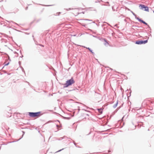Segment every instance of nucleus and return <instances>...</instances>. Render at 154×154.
Listing matches in <instances>:
<instances>
[{
	"mask_svg": "<svg viewBox=\"0 0 154 154\" xmlns=\"http://www.w3.org/2000/svg\"><path fill=\"white\" fill-rule=\"evenodd\" d=\"M70 8H69L68 9H67V11H68V10H70Z\"/></svg>",
	"mask_w": 154,
	"mask_h": 154,
	"instance_id": "obj_16",
	"label": "nucleus"
},
{
	"mask_svg": "<svg viewBox=\"0 0 154 154\" xmlns=\"http://www.w3.org/2000/svg\"><path fill=\"white\" fill-rule=\"evenodd\" d=\"M97 0L98 1V2H100V1H99V0Z\"/></svg>",
	"mask_w": 154,
	"mask_h": 154,
	"instance_id": "obj_21",
	"label": "nucleus"
},
{
	"mask_svg": "<svg viewBox=\"0 0 154 154\" xmlns=\"http://www.w3.org/2000/svg\"><path fill=\"white\" fill-rule=\"evenodd\" d=\"M63 149H60V150H59V151H57V152H60V151H61L62 150H63Z\"/></svg>",
	"mask_w": 154,
	"mask_h": 154,
	"instance_id": "obj_13",
	"label": "nucleus"
},
{
	"mask_svg": "<svg viewBox=\"0 0 154 154\" xmlns=\"http://www.w3.org/2000/svg\"><path fill=\"white\" fill-rule=\"evenodd\" d=\"M83 47L84 48H86L88 49L93 54H94V52L92 51L90 48L86 47L85 46H83Z\"/></svg>",
	"mask_w": 154,
	"mask_h": 154,
	"instance_id": "obj_5",
	"label": "nucleus"
},
{
	"mask_svg": "<svg viewBox=\"0 0 154 154\" xmlns=\"http://www.w3.org/2000/svg\"><path fill=\"white\" fill-rule=\"evenodd\" d=\"M19 63L20 64V61H19Z\"/></svg>",
	"mask_w": 154,
	"mask_h": 154,
	"instance_id": "obj_22",
	"label": "nucleus"
},
{
	"mask_svg": "<svg viewBox=\"0 0 154 154\" xmlns=\"http://www.w3.org/2000/svg\"><path fill=\"white\" fill-rule=\"evenodd\" d=\"M144 8H145L144 11H148V12L149 11V8L148 7L145 6Z\"/></svg>",
	"mask_w": 154,
	"mask_h": 154,
	"instance_id": "obj_8",
	"label": "nucleus"
},
{
	"mask_svg": "<svg viewBox=\"0 0 154 154\" xmlns=\"http://www.w3.org/2000/svg\"><path fill=\"white\" fill-rule=\"evenodd\" d=\"M118 100H117L116 103L113 106V107L114 108H116V107L118 105Z\"/></svg>",
	"mask_w": 154,
	"mask_h": 154,
	"instance_id": "obj_7",
	"label": "nucleus"
},
{
	"mask_svg": "<svg viewBox=\"0 0 154 154\" xmlns=\"http://www.w3.org/2000/svg\"><path fill=\"white\" fill-rule=\"evenodd\" d=\"M57 127H58V125H57Z\"/></svg>",
	"mask_w": 154,
	"mask_h": 154,
	"instance_id": "obj_20",
	"label": "nucleus"
},
{
	"mask_svg": "<svg viewBox=\"0 0 154 154\" xmlns=\"http://www.w3.org/2000/svg\"><path fill=\"white\" fill-rule=\"evenodd\" d=\"M147 42V40H146L145 41H137L135 43L138 45L145 44Z\"/></svg>",
	"mask_w": 154,
	"mask_h": 154,
	"instance_id": "obj_3",
	"label": "nucleus"
},
{
	"mask_svg": "<svg viewBox=\"0 0 154 154\" xmlns=\"http://www.w3.org/2000/svg\"><path fill=\"white\" fill-rule=\"evenodd\" d=\"M15 24H17L16 23H14Z\"/></svg>",
	"mask_w": 154,
	"mask_h": 154,
	"instance_id": "obj_24",
	"label": "nucleus"
},
{
	"mask_svg": "<svg viewBox=\"0 0 154 154\" xmlns=\"http://www.w3.org/2000/svg\"><path fill=\"white\" fill-rule=\"evenodd\" d=\"M7 21L8 22H13L12 21Z\"/></svg>",
	"mask_w": 154,
	"mask_h": 154,
	"instance_id": "obj_15",
	"label": "nucleus"
},
{
	"mask_svg": "<svg viewBox=\"0 0 154 154\" xmlns=\"http://www.w3.org/2000/svg\"><path fill=\"white\" fill-rule=\"evenodd\" d=\"M85 20H88V19H85Z\"/></svg>",
	"mask_w": 154,
	"mask_h": 154,
	"instance_id": "obj_17",
	"label": "nucleus"
},
{
	"mask_svg": "<svg viewBox=\"0 0 154 154\" xmlns=\"http://www.w3.org/2000/svg\"><path fill=\"white\" fill-rule=\"evenodd\" d=\"M145 6L143 5H139V7H141L140 8V9H143V8H144Z\"/></svg>",
	"mask_w": 154,
	"mask_h": 154,
	"instance_id": "obj_6",
	"label": "nucleus"
},
{
	"mask_svg": "<svg viewBox=\"0 0 154 154\" xmlns=\"http://www.w3.org/2000/svg\"><path fill=\"white\" fill-rule=\"evenodd\" d=\"M74 144H75V145H75V143L74 142Z\"/></svg>",
	"mask_w": 154,
	"mask_h": 154,
	"instance_id": "obj_19",
	"label": "nucleus"
},
{
	"mask_svg": "<svg viewBox=\"0 0 154 154\" xmlns=\"http://www.w3.org/2000/svg\"><path fill=\"white\" fill-rule=\"evenodd\" d=\"M9 62H8V63H6V62H5V66H7L9 64Z\"/></svg>",
	"mask_w": 154,
	"mask_h": 154,
	"instance_id": "obj_11",
	"label": "nucleus"
},
{
	"mask_svg": "<svg viewBox=\"0 0 154 154\" xmlns=\"http://www.w3.org/2000/svg\"><path fill=\"white\" fill-rule=\"evenodd\" d=\"M3 1V0H1V1Z\"/></svg>",
	"mask_w": 154,
	"mask_h": 154,
	"instance_id": "obj_26",
	"label": "nucleus"
},
{
	"mask_svg": "<svg viewBox=\"0 0 154 154\" xmlns=\"http://www.w3.org/2000/svg\"><path fill=\"white\" fill-rule=\"evenodd\" d=\"M75 83V81L73 78L67 80L66 83L64 85V87H67L71 85L72 84Z\"/></svg>",
	"mask_w": 154,
	"mask_h": 154,
	"instance_id": "obj_1",
	"label": "nucleus"
},
{
	"mask_svg": "<svg viewBox=\"0 0 154 154\" xmlns=\"http://www.w3.org/2000/svg\"><path fill=\"white\" fill-rule=\"evenodd\" d=\"M108 152H110V151H108Z\"/></svg>",
	"mask_w": 154,
	"mask_h": 154,
	"instance_id": "obj_25",
	"label": "nucleus"
},
{
	"mask_svg": "<svg viewBox=\"0 0 154 154\" xmlns=\"http://www.w3.org/2000/svg\"><path fill=\"white\" fill-rule=\"evenodd\" d=\"M136 19L139 22H141L145 25H148V26H149L146 23L145 21H143V20L139 18V17H137V18H136Z\"/></svg>",
	"mask_w": 154,
	"mask_h": 154,
	"instance_id": "obj_4",
	"label": "nucleus"
},
{
	"mask_svg": "<svg viewBox=\"0 0 154 154\" xmlns=\"http://www.w3.org/2000/svg\"><path fill=\"white\" fill-rule=\"evenodd\" d=\"M98 111L100 113H102V109H98Z\"/></svg>",
	"mask_w": 154,
	"mask_h": 154,
	"instance_id": "obj_9",
	"label": "nucleus"
},
{
	"mask_svg": "<svg viewBox=\"0 0 154 154\" xmlns=\"http://www.w3.org/2000/svg\"><path fill=\"white\" fill-rule=\"evenodd\" d=\"M27 8H28V7H26V9H27Z\"/></svg>",
	"mask_w": 154,
	"mask_h": 154,
	"instance_id": "obj_18",
	"label": "nucleus"
},
{
	"mask_svg": "<svg viewBox=\"0 0 154 154\" xmlns=\"http://www.w3.org/2000/svg\"><path fill=\"white\" fill-rule=\"evenodd\" d=\"M105 41L106 43H104V45H108V43L106 42V41L105 40Z\"/></svg>",
	"mask_w": 154,
	"mask_h": 154,
	"instance_id": "obj_12",
	"label": "nucleus"
},
{
	"mask_svg": "<svg viewBox=\"0 0 154 154\" xmlns=\"http://www.w3.org/2000/svg\"><path fill=\"white\" fill-rule=\"evenodd\" d=\"M131 12L133 14L135 17V18L136 19V18H137L138 17H137L136 15L135 14L133 11H131Z\"/></svg>",
	"mask_w": 154,
	"mask_h": 154,
	"instance_id": "obj_10",
	"label": "nucleus"
},
{
	"mask_svg": "<svg viewBox=\"0 0 154 154\" xmlns=\"http://www.w3.org/2000/svg\"><path fill=\"white\" fill-rule=\"evenodd\" d=\"M106 3H109V2H107Z\"/></svg>",
	"mask_w": 154,
	"mask_h": 154,
	"instance_id": "obj_23",
	"label": "nucleus"
},
{
	"mask_svg": "<svg viewBox=\"0 0 154 154\" xmlns=\"http://www.w3.org/2000/svg\"><path fill=\"white\" fill-rule=\"evenodd\" d=\"M93 8V10H93V11H96V10L94 8Z\"/></svg>",
	"mask_w": 154,
	"mask_h": 154,
	"instance_id": "obj_14",
	"label": "nucleus"
},
{
	"mask_svg": "<svg viewBox=\"0 0 154 154\" xmlns=\"http://www.w3.org/2000/svg\"><path fill=\"white\" fill-rule=\"evenodd\" d=\"M41 112H29V116L32 117H39L40 116Z\"/></svg>",
	"mask_w": 154,
	"mask_h": 154,
	"instance_id": "obj_2",
	"label": "nucleus"
}]
</instances>
